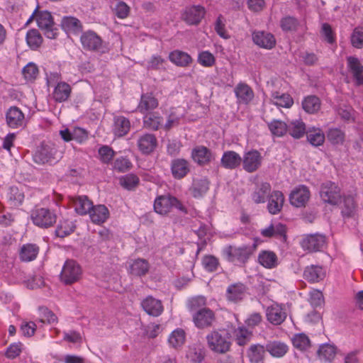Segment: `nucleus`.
Instances as JSON below:
<instances>
[{
    "mask_svg": "<svg viewBox=\"0 0 363 363\" xmlns=\"http://www.w3.org/2000/svg\"><path fill=\"white\" fill-rule=\"evenodd\" d=\"M320 100L314 95L306 96L302 101V107L308 113H315L320 108Z\"/></svg>",
    "mask_w": 363,
    "mask_h": 363,
    "instance_id": "c03bdc74",
    "label": "nucleus"
},
{
    "mask_svg": "<svg viewBox=\"0 0 363 363\" xmlns=\"http://www.w3.org/2000/svg\"><path fill=\"white\" fill-rule=\"evenodd\" d=\"M242 162V157L238 153L233 150H228L223 152L220 160L223 167L228 169L238 168Z\"/></svg>",
    "mask_w": 363,
    "mask_h": 363,
    "instance_id": "7c9ffc66",
    "label": "nucleus"
},
{
    "mask_svg": "<svg viewBox=\"0 0 363 363\" xmlns=\"http://www.w3.org/2000/svg\"><path fill=\"white\" fill-rule=\"evenodd\" d=\"M139 178L133 174H127L121 179V184L125 189L132 190L138 186Z\"/></svg>",
    "mask_w": 363,
    "mask_h": 363,
    "instance_id": "338daca9",
    "label": "nucleus"
},
{
    "mask_svg": "<svg viewBox=\"0 0 363 363\" xmlns=\"http://www.w3.org/2000/svg\"><path fill=\"white\" fill-rule=\"evenodd\" d=\"M173 208L184 214L188 212L186 206L177 198L169 194L158 196L155 200L154 210L158 214L166 216Z\"/></svg>",
    "mask_w": 363,
    "mask_h": 363,
    "instance_id": "f03ea898",
    "label": "nucleus"
},
{
    "mask_svg": "<svg viewBox=\"0 0 363 363\" xmlns=\"http://www.w3.org/2000/svg\"><path fill=\"white\" fill-rule=\"evenodd\" d=\"M319 194L323 203L331 206H337L342 201L341 189L331 181L321 184Z\"/></svg>",
    "mask_w": 363,
    "mask_h": 363,
    "instance_id": "20e7f679",
    "label": "nucleus"
},
{
    "mask_svg": "<svg viewBox=\"0 0 363 363\" xmlns=\"http://www.w3.org/2000/svg\"><path fill=\"white\" fill-rule=\"evenodd\" d=\"M272 98L273 104L277 106L289 108L294 104L293 99L288 94H280L275 91L272 93Z\"/></svg>",
    "mask_w": 363,
    "mask_h": 363,
    "instance_id": "de8ad7c7",
    "label": "nucleus"
},
{
    "mask_svg": "<svg viewBox=\"0 0 363 363\" xmlns=\"http://www.w3.org/2000/svg\"><path fill=\"white\" fill-rule=\"evenodd\" d=\"M158 106V99L152 92H147L141 94L136 110L143 115L153 111V110L156 109Z\"/></svg>",
    "mask_w": 363,
    "mask_h": 363,
    "instance_id": "a211bd4d",
    "label": "nucleus"
},
{
    "mask_svg": "<svg viewBox=\"0 0 363 363\" xmlns=\"http://www.w3.org/2000/svg\"><path fill=\"white\" fill-rule=\"evenodd\" d=\"M132 164L128 159L125 157H118L113 162V169L120 172H124L130 169Z\"/></svg>",
    "mask_w": 363,
    "mask_h": 363,
    "instance_id": "774afa93",
    "label": "nucleus"
},
{
    "mask_svg": "<svg viewBox=\"0 0 363 363\" xmlns=\"http://www.w3.org/2000/svg\"><path fill=\"white\" fill-rule=\"evenodd\" d=\"M40 322L43 323L52 324L57 323V317L56 315L47 308L40 307Z\"/></svg>",
    "mask_w": 363,
    "mask_h": 363,
    "instance_id": "680f3d73",
    "label": "nucleus"
},
{
    "mask_svg": "<svg viewBox=\"0 0 363 363\" xmlns=\"http://www.w3.org/2000/svg\"><path fill=\"white\" fill-rule=\"evenodd\" d=\"M137 145L143 155H150L156 149L157 140L154 134L145 133L138 138Z\"/></svg>",
    "mask_w": 363,
    "mask_h": 363,
    "instance_id": "aec40b11",
    "label": "nucleus"
},
{
    "mask_svg": "<svg viewBox=\"0 0 363 363\" xmlns=\"http://www.w3.org/2000/svg\"><path fill=\"white\" fill-rule=\"evenodd\" d=\"M342 198L341 214L343 218H353L357 211V203L354 196L348 195Z\"/></svg>",
    "mask_w": 363,
    "mask_h": 363,
    "instance_id": "473e14b6",
    "label": "nucleus"
},
{
    "mask_svg": "<svg viewBox=\"0 0 363 363\" xmlns=\"http://www.w3.org/2000/svg\"><path fill=\"white\" fill-rule=\"evenodd\" d=\"M130 129V122L129 119L123 116H118L114 118L113 132L116 136L123 137L128 134Z\"/></svg>",
    "mask_w": 363,
    "mask_h": 363,
    "instance_id": "c9c22d12",
    "label": "nucleus"
},
{
    "mask_svg": "<svg viewBox=\"0 0 363 363\" xmlns=\"http://www.w3.org/2000/svg\"><path fill=\"white\" fill-rule=\"evenodd\" d=\"M214 29L216 33L223 39H228L230 35L225 28V19L222 15H219L216 20Z\"/></svg>",
    "mask_w": 363,
    "mask_h": 363,
    "instance_id": "052dcab7",
    "label": "nucleus"
},
{
    "mask_svg": "<svg viewBox=\"0 0 363 363\" xmlns=\"http://www.w3.org/2000/svg\"><path fill=\"white\" fill-rule=\"evenodd\" d=\"M265 347L267 352L276 358L284 357L289 350L287 345L279 340L269 341Z\"/></svg>",
    "mask_w": 363,
    "mask_h": 363,
    "instance_id": "f704fd0d",
    "label": "nucleus"
},
{
    "mask_svg": "<svg viewBox=\"0 0 363 363\" xmlns=\"http://www.w3.org/2000/svg\"><path fill=\"white\" fill-rule=\"evenodd\" d=\"M307 140L313 146H320L323 144L325 137L320 129L309 130L307 133Z\"/></svg>",
    "mask_w": 363,
    "mask_h": 363,
    "instance_id": "6e6d98bb",
    "label": "nucleus"
},
{
    "mask_svg": "<svg viewBox=\"0 0 363 363\" xmlns=\"http://www.w3.org/2000/svg\"><path fill=\"white\" fill-rule=\"evenodd\" d=\"M72 201L75 211L79 215H86L93 207V203L86 196H79Z\"/></svg>",
    "mask_w": 363,
    "mask_h": 363,
    "instance_id": "e433bc0d",
    "label": "nucleus"
},
{
    "mask_svg": "<svg viewBox=\"0 0 363 363\" xmlns=\"http://www.w3.org/2000/svg\"><path fill=\"white\" fill-rule=\"evenodd\" d=\"M325 245V237L320 234L306 235L301 241V246L309 252L320 251Z\"/></svg>",
    "mask_w": 363,
    "mask_h": 363,
    "instance_id": "ddd939ff",
    "label": "nucleus"
},
{
    "mask_svg": "<svg viewBox=\"0 0 363 363\" xmlns=\"http://www.w3.org/2000/svg\"><path fill=\"white\" fill-rule=\"evenodd\" d=\"M287 133L294 138H301L306 133V125L301 120L291 121L288 124Z\"/></svg>",
    "mask_w": 363,
    "mask_h": 363,
    "instance_id": "37998d69",
    "label": "nucleus"
},
{
    "mask_svg": "<svg viewBox=\"0 0 363 363\" xmlns=\"http://www.w3.org/2000/svg\"><path fill=\"white\" fill-rule=\"evenodd\" d=\"M298 25V21L293 16H285L280 21V26L285 32L296 30Z\"/></svg>",
    "mask_w": 363,
    "mask_h": 363,
    "instance_id": "bf43d9fd",
    "label": "nucleus"
},
{
    "mask_svg": "<svg viewBox=\"0 0 363 363\" xmlns=\"http://www.w3.org/2000/svg\"><path fill=\"white\" fill-rule=\"evenodd\" d=\"M266 347L260 344L251 345L247 350L246 355L250 363H264Z\"/></svg>",
    "mask_w": 363,
    "mask_h": 363,
    "instance_id": "c85d7f7f",
    "label": "nucleus"
},
{
    "mask_svg": "<svg viewBox=\"0 0 363 363\" xmlns=\"http://www.w3.org/2000/svg\"><path fill=\"white\" fill-rule=\"evenodd\" d=\"M8 126L13 129L22 128L26 125L24 113L17 106L10 107L6 113Z\"/></svg>",
    "mask_w": 363,
    "mask_h": 363,
    "instance_id": "2eb2a0df",
    "label": "nucleus"
},
{
    "mask_svg": "<svg viewBox=\"0 0 363 363\" xmlns=\"http://www.w3.org/2000/svg\"><path fill=\"white\" fill-rule=\"evenodd\" d=\"M62 27L68 32L79 33L82 30V25L79 19L72 16H65L61 21Z\"/></svg>",
    "mask_w": 363,
    "mask_h": 363,
    "instance_id": "a18cd8bd",
    "label": "nucleus"
},
{
    "mask_svg": "<svg viewBox=\"0 0 363 363\" xmlns=\"http://www.w3.org/2000/svg\"><path fill=\"white\" fill-rule=\"evenodd\" d=\"M192 318L195 325L201 329L211 327L216 320L215 313L208 308L195 312Z\"/></svg>",
    "mask_w": 363,
    "mask_h": 363,
    "instance_id": "f8f14e48",
    "label": "nucleus"
},
{
    "mask_svg": "<svg viewBox=\"0 0 363 363\" xmlns=\"http://www.w3.org/2000/svg\"><path fill=\"white\" fill-rule=\"evenodd\" d=\"M99 155L100 160L103 163L108 164L112 161L115 156V152L111 147L107 145H104L99 149Z\"/></svg>",
    "mask_w": 363,
    "mask_h": 363,
    "instance_id": "69168bd1",
    "label": "nucleus"
},
{
    "mask_svg": "<svg viewBox=\"0 0 363 363\" xmlns=\"http://www.w3.org/2000/svg\"><path fill=\"white\" fill-rule=\"evenodd\" d=\"M185 341V332L181 328L174 330L169 335L168 342L170 346L178 348L183 345Z\"/></svg>",
    "mask_w": 363,
    "mask_h": 363,
    "instance_id": "603ef678",
    "label": "nucleus"
},
{
    "mask_svg": "<svg viewBox=\"0 0 363 363\" xmlns=\"http://www.w3.org/2000/svg\"><path fill=\"white\" fill-rule=\"evenodd\" d=\"M268 128L274 136L281 137L287 133L288 124L279 120H273L268 123Z\"/></svg>",
    "mask_w": 363,
    "mask_h": 363,
    "instance_id": "09e8293b",
    "label": "nucleus"
},
{
    "mask_svg": "<svg viewBox=\"0 0 363 363\" xmlns=\"http://www.w3.org/2000/svg\"><path fill=\"white\" fill-rule=\"evenodd\" d=\"M310 196V191L306 186H298L289 195L290 203L297 208L303 207L308 203Z\"/></svg>",
    "mask_w": 363,
    "mask_h": 363,
    "instance_id": "dca6fc26",
    "label": "nucleus"
},
{
    "mask_svg": "<svg viewBox=\"0 0 363 363\" xmlns=\"http://www.w3.org/2000/svg\"><path fill=\"white\" fill-rule=\"evenodd\" d=\"M210 182L206 178L194 179L189 189L190 194L195 199L203 197L209 189Z\"/></svg>",
    "mask_w": 363,
    "mask_h": 363,
    "instance_id": "72a5a7b5",
    "label": "nucleus"
},
{
    "mask_svg": "<svg viewBox=\"0 0 363 363\" xmlns=\"http://www.w3.org/2000/svg\"><path fill=\"white\" fill-rule=\"evenodd\" d=\"M336 348L331 345H322L317 351V355L320 360L331 361L334 359Z\"/></svg>",
    "mask_w": 363,
    "mask_h": 363,
    "instance_id": "8fccbe9b",
    "label": "nucleus"
},
{
    "mask_svg": "<svg viewBox=\"0 0 363 363\" xmlns=\"http://www.w3.org/2000/svg\"><path fill=\"white\" fill-rule=\"evenodd\" d=\"M150 269L149 263L144 259H138L133 262L130 266V272L134 276L141 277L145 275Z\"/></svg>",
    "mask_w": 363,
    "mask_h": 363,
    "instance_id": "79ce46f5",
    "label": "nucleus"
},
{
    "mask_svg": "<svg viewBox=\"0 0 363 363\" xmlns=\"http://www.w3.org/2000/svg\"><path fill=\"white\" fill-rule=\"evenodd\" d=\"M82 269L80 265L73 259L67 260L60 274V281L66 285L77 282L82 277Z\"/></svg>",
    "mask_w": 363,
    "mask_h": 363,
    "instance_id": "0eeeda50",
    "label": "nucleus"
},
{
    "mask_svg": "<svg viewBox=\"0 0 363 363\" xmlns=\"http://www.w3.org/2000/svg\"><path fill=\"white\" fill-rule=\"evenodd\" d=\"M292 342L294 347L300 350H306L311 346L308 337L303 333L294 335L292 339Z\"/></svg>",
    "mask_w": 363,
    "mask_h": 363,
    "instance_id": "13d9d810",
    "label": "nucleus"
},
{
    "mask_svg": "<svg viewBox=\"0 0 363 363\" xmlns=\"http://www.w3.org/2000/svg\"><path fill=\"white\" fill-rule=\"evenodd\" d=\"M351 43L353 47L361 49L363 48V28L358 26L355 28L351 35Z\"/></svg>",
    "mask_w": 363,
    "mask_h": 363,
    "instance_id": "e2e57ef3",
    "label": "nucleus"
},
{
    "mask_svg": "<svg viewBox=\"0 0 363 363\" xmlns=\"http://www.w3.org/2000/svg\"><path fill=\"white\" fill-rule=\"evenodd\" d=\"M26 42L29 48L33 50L40 47L43 38L40 33L35 29L29 30L26 34Z\"/></svg>",
    "mask_w": 363,
    "mask_h": 363,
    "instance_id": "49530a36",
    "label": "nucleus"
},
{
    "mask_svg": "<svg viewBox=\"0 0 363 363\" xmlns=\"http://www.w3.org/2000/svg\"><path fill=\"white\" fill-rule=\"evenodd\" d=\"M256 247V244L243 245L240 247L228 245L223 250V255L228 262L242 266L248 261Z\"/></svg>",
    "mask_w": 363,
    "mask_h": 363,
    "instance_id": "f257e3e1",
    "label": "nucleus"
},
{
    "mask_svg": "<svg viewBox=\"0 0 363 363\" xmlns=\"http://www.w3.org/2000/svg\"><path fill=\"white\" fill-rule=\"evenodd\" d=\"M259 263L265 268L272 269L277 266V256L272 251L263 250L258 255Z\"/></svg>",
    "mask_w": 363,
    "mask_h": 363,
    "instance_id": "58836bf2",
    "label": "nucleus"
},
{
    "mask_svg": "<svg viewBox=\"0 0 363 363\" xmlns=\"http://www.w3.org/2000/svg\"><path fill=\"white\" fill-rule=\"evenodd\" d=\"M271 192L272 186L269 182H257L255 184V189L251 194V199L257 204L264 203Z\"/></svg>",
    "mask_w": 363,
    "mask_h": 363,
    "instance_id": "6ab92c4d",
    "label": "nucleus"
},
{
    "mask_svg": "<svg viewBox=\"0 0 363 363\" xmlns=\"http://www.w3.org/2000/svg\"><path fill=\"white\" fill-rule=\"evenodd\" d=\"M347 67L352 74L357 85L363 84V66L358 58L350 56L347 59Z\"/></svg>",
    "mask_w": 363,
    "mask_h": 363,
    "instance_id": "2f4dec72",
    "label": "nucleus"
},
{
    "mask_svg": "<svg viewBox=\"0 0 363 363\" xmlns=\"http://www.w3.org/2000/svg\"><path fill=\"white\" fill-rule=\"evenodd\" d=\"M325 270L320 265H310L303 271V278L310 283L319 282L325 277Z\"/></svg>",
    "mask_w": 363,
    "mask_h": 363,
    "instance_id": "bb28decb",
    "label": "nucleus"
},
{
    "mask_svg": "<svg viewBox=\"0 0 363 363\" xmlns=\"http://www.w3.org/2000/svg\"><path fill=\"white\" fill-rule=\"evenodd\" d=\"M327 138L333 145H342L345 141V134L340 128H332L327 132Z\"/></svg>",
    "mask_w": 363,
    "mask_h": 363,
    "instance_id": "864d4df0",
    "label": "nucleus"
},
{
    "mask_svg": "<svg viewBox=\"0 0 363 363\" xmlns=\"http://www.w3.org/2000/svg\"><path fill=\"white\" fill-rule=\"evenodd\" d=\"M60 157L53 144L42 143L33 155V161L38 164L52 163Z\"/></svg>",
    "mask_w": 363,
    "mask_h": 363,
    "instance_id": "6e6552de",
    "label": "nucleus"
},
{
    "mask_svg": "<svg viewBox=\"0 0 363 363\" xmlns=\"http://www.w3.org/2000/svg\"><path fill=\"white\" fill-rule=\"evenodd\" d=\"M33 224L41 228H48L56 223L57 216L55 211L47 208L33 209L30 214Z\"/></svg>",
    "mask_w": 363,
    "mask_h": 363,
    "instance_id": "423d86ee",
    "label": "nucleus"
},
{
    "mask_svg": "<svg viewBox=\"0 0 363 363\" xmlns=\"http://www.w3.org/2000/svg\"><path fill=\"white\" fill-rule=\"evenodd\" d=\"M169 59L172 63L181 67L188 66L192 61L189 55L180 50L171 52Z\"/></svg>",
    "mask_w": 363,
    "mask_h": 363,
    "instance_id": "a19ab883",
    "label": "nucleus"
},
{
    "mask_svg": "<svg viewBox=\"0 0 363 363\" xmlns=\"http://www.w3.org/2000/svg\"><path fill=\"white\" fill-rule=\"evenodd\" d=\"M164 118L157 111H152L143 114V124L146 129L156 131L162 128Z\"/></svg>",
    "mask_w": 363,
    "mask_h": 363,
    "instance_id": "5701e85b",
    "label": "nucleus"
},
{
    "mask_svg": "<svg viewBox=\"0 0 363 363\" xmlns=\"http://www.w3.org/2000/svg\"><path fill=\"white\" fill-rule=\"evenodd\" d=\"M141 307L150 315L157 317L160 315L163 311L164 307L162 301L159 299L154 298L152 296H148L141 301Z\"/></svg>",
    "mask_w": 363,
    "mask_h": 363,
    "instance_id": "412c9836",
    "label": "nucleus"
},
{
    "mask_svg": "<svg viewBox=\"0 0 363 363\" xmlns=\"http://www.w3.org/2000/svg\"><path fill=\"white\" fill-rule=\"evenodd\" d=\"M39 250V247L35 244H25L21 247L19 252L20 259L23 262L33 261L37 257Z\"/></svg>",
    "mask_w": 363,
    "mask_h": 363,
    "instance_id": "4c0bfd02",
    "label": "nucleus"
},
{
    "mask_svg": "<svg viewBox=\"0 0 363 363\" xmlns=\"http://www.w3.org/2000/svg\"><path fill=\"white\" fill-rule=\"evenodd\" d=\"M75 226L73 223L68 220H60L56 230L55 234L59 238H65L74 230Z\"/></svg>",
    "mask_w": 363,
    "mask_h": 363,
    "instance_id": "3c124183",
    "label": "nucleus"
},
{
    "mask_svg": "<svg viewBox=\"0 0 363 363\" xmlns=\"http://www.w3.org/2000/svg\"><path fill=\"white\" fill-rule=\"evenodd\" d=\"M266 315L267 320L274 325L281 324L286 318V311L277 304L268 307Z\"/></svg>",
    "mask_w": 363,
    "mask_h": 363,
    "instance_id": "cd10ccee",
    "label": "nucleus"
},
{
    "mask_svg": "<svg viewBox=\"0 0 363 363\" xmlns=\"http://www.w3.org/2000/svg\"><path fill=\"white\" fill-rule=\"evenodd\" d=\"M262 160L260 152L256 150H252L244 154L241 163L245 172L252 173L260 168Z\"/></svg>",
    "mask_w": 363,
    "mask_h": 363,
    "instance_id": "9d476101",
    "label": "nucleus"
},
{
    "mask_svg": "<svg viewBox=\"0 0 363 363\" xmlns=\"http://www.w3.org/2000/svg\"><path fill=\"white\" fill-rule=\"evenodd\" d=\"M8 200L13 207L21 206L24 200V194L16 187H11L8 194Z\"/></svg>",
    "mask_w": 363,
    "mask_h": 363,
    "instance_id": "4d7b16f0",
    "label": "nucleus"
},
{
    "mask_svg": "<svg viewBox=\"0 0 363 363\" xmlns=\"http://www.w3.org/2000/svg\"><path fill=\"white\" fill-rule=\"evenodd\" d=\"M80 42L82 48L87 51H99L103 48V40L93 30H87L82 33Z\"/></svg>",
    "mask_w": 363,
    "mask_h": 363,
    "instance_id": "9b49d317",
    "label": "nucleus"
},
{
    "mask_svg": "<svg viewBox=\"0 0 363 363\" xmlns=\"http://www.w3.org/2000/svg\"><path fill=\"white\" fill-rule=\"evenodd\" d=\"M208 347L214 352L223 354L230 350L231 342L224 332L212 331L206 336Z\"/></svg>",
    "mask_w": 363,
    "mask_h": 363,
    "instance_id": "39448f33",
    "label": "nucleus"
},
{
    "mask_svg": "<svg viewBox=\"0 0 363 363\" xmlns=\"http://www.w3.org/2000/svg\"><path fill=\"white\" fill-rule=\"evenodd\" d=\"M247 287L241 282L230 284L225 293L226 299L232 303H239L246 296Z\"/></svg>",
    "mask_w": 363,
    "mask_h": 363,
    "instance_id": "f3484780",
    "label": "nucleus"
},
{
    "mask_svg": "<svg viewBox=\"0 0 363 363\" xmlns=\"http://www.w3.org/2000/svg\"><path fill=\"white\" fill-rule=\"evenodd\" d=\"M206 15L203 6L197 5L186 7L182 13V19L189 26H198Z\"/></svg>",
    "mask_w": 363,
    "mask_h": 363,
    "instance_id": "1a4fd4ad",
    "label": "nucleus"
},
{
    "mask_svg": "<svg viewBox=\"0 0 363 363\" xmlns=\"http://www.w3.org/2000/svg\"><path fill=\"white\" fill-rule=\"evenodd\" d=\"M71 94V86L65 82H60L55 85L52 97L55 102L62 103L69 99Z\"/></svg>",
    "mask_w": 363,
    "mask_h": 363,
    "instance_id": "a878e982",
    "label": "nucleus"
},
{
    "mask_svg": "<svg viewBox=\"0 0 363 363\" xmlns=\"http://www.w3.org/2000/svg\"><path fill=\"white\" fill-rule=\"evenodd\" d=\"M206 299L204 296H199L191 298L188 302V308L191 311L196 312L206 308Z\"/></svg>",
    "mask_w": 363,
    "mask_h": 363,
    "instance_id": "0e129e2a",
    "label": "nucleus"
},
{
    "mask_svg": "<svg viewBox=\"0 0 363 363\" xmlns=\"http://www.w3.org/2000/svg\"><path fill=\"white\" fill-rule=\"evenodd\" d=\"M191 158L199 165L204 166L215 160L216 155L208 147L199 145L192 150Z\"/></svg>",
    "mask_w": 363,
    "mask_h": 363,
    "instance_id": "4468645a",
    "label": "nucleus"
},
{
    "mask_svg": "<svg viewBox=\"0 0 363 363\" xmlns=\"http://www.w3.org/2000/svg\"><path fill=\"white\" fill-rule=\"evenodd\" d=\"M22 74L26 82H33L39 74L38 67L35 63L29 62L23 68Z\"/></svg>",
    "mask_w": 363,
    "mask_h": 363,
    "instance_id": "5fc2aeb1",
    "label": "nucleus"
},
{
    "mask_svg": "<svg viewBox=\"0 0 363 363\" xmlns=\"http://www.w3.org/2000/svg\"><path fill=\"white\" fill-rule=\"evenodd\" d=\"M253 42L260 48L270 50L276 45L274 36L267 32L256 31L252 33Z\"/></svg>",
    "mask_w": 363,
    "mask_h": 363,
    "instance_id": "393cba45",
    "label": "nucleus"
},
{
    "mask_svg": "<svg viewBox=\"0 0 363 363\" xmlns=\"http://www.w3.org/2000/svg\"><path fill=\"white\" fill-rule=\"evenodd\" d=\"M89 213L91 220L94 223H104L108 217V210L104 205L93 206Z\"/></svg>",
    "mask_w": 363,
    "mask_h": 363,
    "instance_id": "ea45409f",
    "label": "nucleus"
},
{
    "mask_svg": "<svg viewBox=\"0 0 363 363\" xmlns=\"http://www.w3.org/2000/svg\"><path fill=\"white\" fill-rule=\"evenodd\" d=\"M190 172L189 162L182 158L174 159L171 162V172L176 179H182Z\"/></svg>",
    "mask_w": 363,
    "mask_h": 363,
    "instance_id": "b1692460",
    "label": "nucleus"
},
{
    "mask_svg": "<svg viewBox=\"0 0 363 363\" xmlns=\"http://www.w3.org/2000/svg\"><path fill=\"white\" fill-rule=\"evenodd\" d=\"M239 104H248L254 98V91L246 83L240 82L235 88Z\"/></svg>",
    "mask_w": 363,
    "mask_h": 363,
    "instance_id": "c756f323",
    "label": "nucleus"
},
{
    "mask_svg": "<svg viewBox=\"0 0 363 363\" xmlns=\"http://www.w3.org/2000/svg\"><path fill=\"white\" fill-rule=\"evenodd\" d=\"M267 199V207L269 213L272 215L280 213L285 201L284 194L281 191L274 190L271 192Z\"/></svg>",
    "mask_w": 363,
    "mask_h": 363,
    "instance_id": "4be33fe9",
    "label": "nucleus"
},
{
    "mask_svg": "<svg viewBox=\"0 0 363 363\" xmlns=\"http://www.w3.org/2000/svg\"><path fill=\"white\" fill-rule=\"evenodd\" d=\"M35 17L38 27L43 30L44 35L50 38L55 39L57 35V28L55 26L51 13L47 11H38L35 9L33 14L26 22V25L29 24Z\"/></svg>",
    "mask_w": 363,
    "mask_h": 363,
    "instance_id": "7ed1b4c3",
    "label": "nucleus"
}]
</instances>
